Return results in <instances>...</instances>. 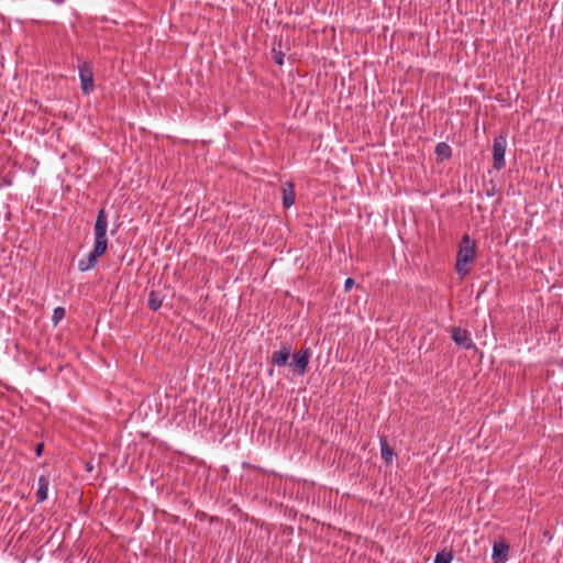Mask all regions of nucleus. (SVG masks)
I'll return each instance as SVG.
<instances>
[{
    "instance_id": "obj_1",
    "label": "nucleus",
    "mask_w": 563,
    "mask_h": 563,
    "mask_svg": "<svg viewBox=\"0 0 563 563\" xmlns=\"http://www.w3.org/2000/svg\"><path fill=\"white\" fill-rule=\"evenodd\" d=\"M107 230H108V214L104 208H101L98 211L97 219L93 227L95 233V243L92 250L88 253L85 258H81L78 262V269L80 272H88L92 269L97 263L99 257H101L108 247V239H107Z\"/></svg>"
},
{
    "instance_id": "obj_2",
    "label": "nucleus",
    "mask_w": 563,
    "mask_h": 563,
    "mask_svg": "<svg viewBox=\"0 0 563 563\" xmlns=\"http://www.w3.org/2000/svg\"><path fill=\"white\" fill-rule=\"evenodd\" d=\"M475 256L476 242L468 234H464L459 244L455 262V271L460 277L464 278L471 273Z\"/></svg>"
},
{
    "instance_id": "obj_3",
    "label": "nucleus",
    "mask_w": 563,
    "mask_h": 563,
    "mask_svg": "<svg viewBox=\"0 0 563 563\" xmlns=\"http://www.w3.org/2000/svg\"><path fill=\"white\" fill-rule=\"evenodd\" d=\"M507 147V139L504 135H498L493 141V167L496 170H501L506 166L505 154Z\"/></svg>"
},
{
    "instance_id": "obj_4",
    "label": "nucleus",
    "mask_w": 563,
    "mask_h": 563,
    "mask_svg": "<svg viewBox=\"0 0 563 563\" xmlns=\"http://www.w3.org/2000/svg\"><path fill=\"white\" fill-rule=\"evenodd\" d=\"M80 88L84 95H90L95 89L93 71L89 63L85 62L78 67Z\"/></svg>"
},
{
    "instance_id": "obj_5",
    "label": "nucleus",
    "mask_w": 563,
    "mask_h": 563,
    "mask_svg": "<svg viewBox=\"0 0 563 563\" xmlns=\"http://www.w3.org/2000/svg\"><path fill=\"white\" fill-rule=\"evenodd\" d=\"M310 358V349H301L297 354L292 355L289 367L298 375H303L307 371Z\"/></svg>"
},
{
    "instance_id": "obj_6",
    "label": "nucleus",
    "mask_w": 563,
    "mask_h": 563,
    "mask_svg": "<svg viewBox=\"0 0 563 563\" xmlns=\"http://www.w3.org/2000/svg\"><path fill=\"white\" fill-rule=\"evenodd\" d=\"M452 340L456 345L466 350L474 347L471 334L466 329H462L460 327L452 328Z\"/></svg>"
},
{
    "instance_id": "obj_7",
    "label": "nucleus",
    "mask_w": 563,
    "mask_h": 563,
    "mask_svg": "<svg viewBox=\"0 0 563 563\" xmlns=\"http://www.w3.org/2000/svg\"><path fill=\"white\" fill-rule=\"evenodd\" d=\"M291 355V347L289 344L284 343L279 351H275L272 354L271 362L273 365L277 367H283L288 363V360Z\"/></svg>"
},
{
    "instance_id": "obj_8",
    "label": "nucleus",
    "mask_w": 563,
    "mask_h": 563,
    "mask_svg": "<svg viewBox=\"0 0 563 563\" xmlns=\"http://www.w3.org/2000/svg\"><path fill=\"white\" fill-rule=\"evenodd\" d=\"M509 545L504 542H495L493 545L492 560L494 563H505L508 560Z\"/></svg>"
},
{
    "instance_id": "obj_9",
    "label": "nucleus",
    "mask_w": 563,
    "mask_h": 563,
    "mask_svg": "<svg viewBox=\"0 0 563 563\" xmlns=\"http://www.w3.org/2000/svg\"><path fill=\"white\" fill-rule=\"evenodd\" d=\"M283 206L285 209L290 208L295 202V185L291 181H286L283 185Z\"/></svg>"
},
{
    "instance_id": "obj_10",
    "label": "nucleus",
    "mask_w": 563,
    "mask_h": 563,
    "mask_svg": "<svg viewBox=\"0 0 563 563\" xmlns=\"http://www.w3.org/2000/svg\"><path fill=\"white\" fill-rule=\"evenodd\" d=\"M49 486V476L41 475L37 479L36 501L43 503L47 498V492Z\"/></svg>"
},
{
    "instance_id": "obj_11",
    "label": "nucleus",
    "mask_w": 563,
    "mask_h": 563,
    "mask_svg": "<svg viewBox=\"0 0 563 563\" xmlns=\"http://www.w3.org/2000/svg\"><path fill=\"white\" fill-rule=\"evenodd\" d=\"M164 296L156 291L151 290L148 294L147 306L152 311H157L163 305Z\"/></svg>"
},
{
    "instance_id": "obj_12",
    "label": "nucleus",
    "mask_w": 563,
    "mask_h": 563,
    "mask_svg": "<svg viewBox=\"0 0 563 563\" xmlns=\"http://www.w3.org/2000/svg\"><path fill=\"white\" fill-rule=\"evenodd\" d=\"M435 154L440 161L449 159L452 156V148L448 143L440 142L435 146Z\"/></svg>"
},
{
    "instance_id": "obj_13",
    "label": "nucleus",
    "mask_w": 563,
    "mask_h": 563,
    "mask_svg": "<svg viewBox=\"0 0 563 563\" xmlns=\"http://www.w3.org/2000/svg\"><path fill=\"white\" fill-rule=\"evenodd\" d=\"M380 455L385 463L388 465L393 462V457L395 452L393 448H390L386 441V439H380Z\"/></svg>"
},
{
    "instance_id": "obj_14",
    "label": "nucleus",
    "mask_w": 563,
    "mask_h": 563,
    "mask_svg": "<svg viewBox=\"0 0 563 563\" xmlns=\"http://www.w3.org/2000/svg\"><path fill=\"white\" fill-rule=\"evenodd\" d=\"M453 560L452 551H440L434 558V563H451Z\"/></svg>"
},
{
    "instance_id": "obj_15",
    "label": "nucleus",
    "mask_w": 563,
    "mask_h": 563,
    "mask_svg": "<svg viewBox=\"0 0 563 563\" xmlns=\"http://www.w3.org/2000/svg\"><path fill=\"white\" fill-rule=\"evenodd\" d=\"M65 309L63 307H56L53 311L52 320L54 324H57L65 317Z\"/></svg>"
},
{
    "instance_id": "obj_16",
    "label": "nucleus",
    "mask_w": 563,
    "mask_h": 563,
    "mask_svg": "<svg viewBox=\"0 0 563 563\" xmlns=\"http://www.w3.org/2000/svg\"><path fill=\"white\" fill-rule=\"evenodd\" d=\"M274 60L277 65L282 66L284 64L285 54L282 51H277L273 48Z\"/></svg>"
},
{
    "instance_id": "obj_17",
    "label": "nucleus",
    "mask_w": 563,
    "mask_h": 563,
    "mask_svg": "<svg viewBox=\"0 0 563 563\" xmlns=\"http://www.w3.org/2000/svg\"><path fill=\"white\" fill-rule=\"evenodd\" d=\"M43 450H44V443H42V442L37 443L34 448L35 455L37 457H40L43 454Z\"/></svg>"
},
{
    "instance_id": "obj_18",
    "label": "nucleus",
    "mask_w": 563,
    "mask_h": 563,
    "mask_svg": "<svg viewBox=\"0 0 563 563\" xmlns=\"http://www.w3.org/2000/svg\"><path fill=\"white\" fill-rule=\"evenodd\" d=\"M353 285H354V279L353 278L345 279V283H344L345 290H349Z\"/></svg>"
}]
</instances>
